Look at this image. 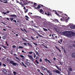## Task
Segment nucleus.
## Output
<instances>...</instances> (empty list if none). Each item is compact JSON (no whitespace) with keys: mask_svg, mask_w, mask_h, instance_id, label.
I'll return each mask as SVG.
<instances>
[{"mask_svg":"<svg viewBox=\"0 0 75 75\" xmlns=\"http://www.w3.org/2000/svg\"><path fill=\"white\" fill-rule=\"evenodd\" d=\"M44 47H45V48H47V47L46 46H45V45H44Z\"/></svg>","mask_w":75,"mask_h":75,"instance_id":"864d4df0","label":"nucleus"},{"mask_svg":"<svg viewBox=\"0 0 75 75\" xmlns=\"http://www.w3.org/2000/svg\"><path fill=\"white\" fill-rule=\"evenodd\" d=\"M53 59H54V61H55L56 60V59L55 57H54Z\"/></svg>","mask_w":75,"mask_h":75,"instance_id":"e2e57ef3","label":"nucleus"},{"mask_svg":"<svg viewBox=\"0 0 75 75\" xmlns=\"http://www.w3.org/2000/svg\"><path fill=\"white\" fill-rule=\"evenodd\" d=\"M69 70L70 71H72V69L71 68H69Z\"/></svg>","mask_w":75,"mask_h":75,"instance_id":"bb28decb","label":"nucleus"},{"mask_svg":"<svg viewBox=\"0 0 75 75\" xmlns=\"http://www.w3.org/2000/svg\"><path fill=\"white\" fill-rule=\"evenodd\" d=\"M28 3L30 4V1H28L27 0H26L25 1V3L24 5H27V4H28Z\"/></svg>","mask_w":75,"mask_h":75,"instance_id":"6e6552de","label":"nucleus"},{"mask_svg":"<svg viewBox=\"0 0 75 75\" xmlns=\"http://www.w3.org/2000/svg\"><path fill=\"white\" fill-rule=\"evenodd\" d=\"M35 51L36 52V55H37V56H40V54H39V53H38V52L36 51V50H35Z\"/></svg>","mask_w":75,"mask_h":75,"instance_id":"f3484780","label":"nucleus"},{"mask_svg":"<svg viewBox=\"0 0 75 75\" xmlns=\"http://www.w3.org/2000/svg\"><path fill=\"white\" fill-rule=\"evenodd\" d=\"M16 46L15 45H13L12 46V47H13V48H16Z\"/></svg>","mask_w":75,"mask_h":75,"instance_id":"4c0bfd02","label":"nucleus"},{"mask_svg":"<svg viewBox=\"0 0 75 75\" xmlns=\"http://www.w3.org/2000/svg\"><path fill=\"white\" fill-rule=\"evenodd\" d=\"M3 3H7V1H4V2H3Z\"/></svg>","mask_w":75,"mask_h":75,"instance_id":"09e8293b","label":"nucleus"},{"mask_svg":"<svg viewBox=\"0 0 75 75\" xmlns=\"http://www.w3.org/2000/svg\"><path fill=\"white\" fill-rule=\"evenodd\" d=\"M31 38H32V39H33V40H35V39H34V38H33V37H31Z\"/></svg>","mask_w":75,"mask_h":75,"instance_id":"13d9d810","label":"nucleus"},{"mask_svg":"<svg viewBox=\"0 0 75 75\" xmlns=\"http://www.w3.org/2000/svg\"><path fill=\"white\" fill-rule=\"evenodd\" d=\"M43 29L45 31H48L47 29H46L45 28H43Z\"/></svg>","mask_w":75,"mask_h":75,"instance_id":"393cba45","label":"nucleus"},{"mask_svg":"<svg viewBox=\"0 0 75 75\" xmlns=\"http://www.w3.org/2000/svg\"><path fill=\"white\" fill-rule=\"evenodd\" d=\"M21 57H24V56H23V55H21Z\"/></svg>","mask_w":75,"mask_h":75,"instance_id":"052dcab7","label":"nucleus"},{"mask_svg":"<svg viewBox=\"0 0 75 75\" xmlns=\"http://www.w3.org/2000/svg\"><path fill=\"white\" fill-rule=\"evenodd\" d=\"M15 57L16 59H18V60L19 59V58H18V57H16V56H15Z\"/></svg>","mask_w":75,"mask_h":75,"instance_id":"72a5a7b5","label":"nucleus"},{"mask_svg":"<svg viewBox=\"0 0 75 75\" xmlns=\"http://www.w3.org/2000/svg\"><path fill=\"white\" fill-rule=\"evenodd\" d=\"M55 48H57V50H58V51H60V52H61V50H59V48H58V47H57V46H55Z\"/></svg>","mask_w":75,"mask_h":75,"instance_id":"4be33fe9","label":"nucleus"},{"mask_svg":"<svg viewBox=\"0 0 75 75\" xmlns=\"http://www.w3.org/2000/svg\"><path fill=\"white\" fill-rule=\"evenodd\" d=\"M4 13V14H7V13L6 12H3Z\"/></svg>","mask_w":75,"mask_h":75,"instance_id":"6e6d98bb","label":"nucleus"},{"mask_svg":"<svg viewBox=\"0 0 75 75\" xmlns=\"http://www.w3.org/2000/svg\"><path fill=\"white\" fill-rule=\"evenodd\" d=\"M23 66H24V67H25V68H26V67H27V66L25 65V64H24V65H23Z\"/></svg>","mask_w":75,"mask_h":75,"instance_id":"338daca9","label":"nucleus"},{"mask_svg":"<svg viewBox=\"0 0 75 75\" xmlns=\"http://www.w3.org/2000/svg\"><path fill=\"white\" fill-rule=\"evenodd\" d=\"M10 16L11 17H14V18H17V15H10Z\"/></svg>","mask_w":75,"mask_h":75,"instance_id":"423d86ee","label":"nucleus"},{"mask_svg":"<svg viewBox=\"0 0 75 75\" xmlns=\"http://www.w3.org/2000/svg\"><path fill=\"white\" fill-rule=\"evenodd\" d=\"M24 45H27V43H24Z\"/></svg>","mask_w":75,"mask_h":75,"instance_id":"79ce46f5","label":"nucleus"},{"mask_svg":"<svg viewBox=\"0 0 75 75\" xmlns=\"http://www.w3.org/2000/svg\"><path fill=\"white\" fill-rule=\"evenodd\" d=\"M39 12L41 13V14H44V11H43V10L41 9L39 11Z\"/></svg>","mask_w":75,"mask_h":75,"instance_id":"39448f33","label":"nucleus"},{"mask_svg":"<svg viewBox=\"0 0 75 75\" xmlns=\"http://www.w3.org/2000/svg\"><path fill=\"white\" fill-rule=\"evenodd\" d=\"M61 48H62V50H64V47H62H62H61Z\"/></svg>","mask_w":75,"mask_h":75,"instance_id":"4d7b16f0","label":"nucleus"},{"mask_svg":"<svg viewBox=\"0 0 75 75\" xmlns=\"http://www.w3.org/2000/svg\"><path fill=\"white\" fill-rule=\"evenodd\" d=\"M40 62H42V59H41V58L40 59Z\"/></svg>","mask_w":75,"mask_h":75,"instance_id":"49530a36","label":"nucleus"},{"mask_svg":"<svg viewBox=\"0 0 75 75\" xmlns=\"http://www.w3.org/2000/svg\"><path fill=\"white\" fill-rule=\"evenodd\" d=\"M3 66H4V67H6V65L5 64H3Z\"/></svg>","mask_w":75,"mask_h":75,"instance_id":"2f4dec72","label":"nucleus"},{"mask_svg":"<svg viewBox=\"0 0 75 75\" xmlns=\"http://www.w3.org/2000/svg\"><path fill=\"white\" fill-rule=\"evenodd\" d=\"M29 54H33V52H29Z\"/></svg>","mask_w":75,"mask_h":75,"instance_id":"473e14b6","label":"nucleus"},{"mask_svg":"<svg viewBox=\"0 0 75 75\" xmlns=\"http://www.w3.org/2000/svg\"><path fill=\"white\" fill-rule=\"evenodd\" d=\"M41 68L42 70L43 71H45V68L44 67H43V66H41Z\"/></svg>","mask_w":75,"mask_h":75,"instance_id":"9b49d317","label":"nucleus"},{"mask_svg":"<svg viewBox=\"0 0 75 75\" xmlns=\"http://www.w3.org/2000/svg\"><path fill=\"white\" fill-rule=\"evenodd\" d=\"M64 52L65 53H66V51H65V50L64 49Z\"/></svg>","mask_w":75,"mask_h":75,"instance_id":"bf43d9fd","label":"nucleus"},{"mask_svg":"<svg viewBox=\"0 0 75 75\" xmlns=\"http://www.w3.org/2000/svg\"><path fill=\"white\" fill-rule=\"evenodd\" d=\"M36 59H39V57H38V56H37L36 58Z\"/></svg>","mask_w":75,"mask_h":75,"instance_id":"f704fd0d","label":"nucleus"},{"mask_svg":"<svg viewBox=\"0 0 75 75\" xmlns=\"http://www.w3.org/2000/svg\"><path fill=\"white\" fill-rule=\"evenodd\" d=\"M59 63H60V65H62V62H60Z\"/></svg>","mask_w":75,"mask_h":75,"instance_id":"a18cd8bd","label":"nucleus"},{"mask_svg":"<svg viewBox=\"0 0 75 75\" xmlns=\"http://www.w3.org/2000/svg\"><path fill=\"white\" fill-rule=\"evenodd\" d=\"M71 57L75 58V53H73L71 54Z\"/></svg>","mask_w":75,"mask_h":75,"instance_id":"ddd939ff","label":"nucleus"},{"mask_svg":"<svg viewBox=\"0 0 75 75\" xmlns=\"http://www.w3.org/2000/svg\"><path fill=\"white\" fill-rule=\"evenodd\" d=\"M70 32H71L70 31L69 32L68 31H66L64 32L63 33L64 34H65V35H67V36H68V37H71L72 35V33H71Z\"/></svg>","mask_w":75,"mask_h":75,"instance_id":"f257e3e1","label":"nucleus"},{"mask_svg":"<svg viewBox=\"0 0 75 75\" xmlns=\"http://www.w3.org/2000/svg\"><path fill=\"white\" fill-rule=\"evenodd\" d=\"M47 12H45V14H46V15H47V16H50V13H49V12H47Z\"/></svg>","mask_w":75,"mask_h":75,"instance_id":"aec40b11","label":"nucleus"},{"mask_svg":"<svg viewBox=\"0 0 75 75\" xmlns=\"http://www.w3.org/2000/svg\"><path fill=\"white\" fill-rule=\"evenodd\" d=\"M1 64H2V63L0 62V66H1Z\"/></svg>","mask_w":75,"mask_h":75,"instance_id":"69168bd1","label":"nucleus"},{"mask_svg":"<svg viewBox=\"0 0 75 75\" xmlns=\"http://www.w3.org/2000/svg\"><path fill=\"white\" fill-rule=\"evenodd\" d=\"M37 71H38V72H40V69H37Z\"/></svg>","mask_w":75,"mask_h":75,"instance_id":"e433bc0d","label":"nucleus"},{"mask_svg":"<svg viewBox=\"0 0 75 75\" xmlns=\"http://www.w3.org/2000/svg\"><path fill=\"white\" fill-rule=\"evenodd\" d=\"M38 35H39V37H42V35H40V34H38Z\"/></svg>","mask_w":75,"mask_h":75,"instance_id":"c756f323","label":"nucleus"},{"mask_svg":"<svg viewBox=\"0 0 75 75\" xmlns=\"http://www.w3.org/2000/svg\"><path fill=\"white\" fill-rule=\"evenodd\" d=\"M30 13H30V12L28 13V15H29V16H30V14H31Z\"/></svg>","mask_w":75,"mask_h":75,"instance_id":"5fc2aeb1","label":"nucleus"},{"mask_svg":"<svg viewBox=\"0 0 75 75\" xmlns=\"http://www.w3.org/2000/svg\"><path fill=\"white\" fill-rule=\"evenodd\" d=\"M25 17H26V18H28V16H25Z\"/></svg>","mask_w":75,"mask_h":75,"instance_id":"8fccbe9b","label":"nucleus"},{"mask_svg":"<svg viewBox=\"0 0 75 75\" xmlns=\"http://www.w3.org/2000/svg\"><path fill=\"white\" fill-rule=\"evenodd\" d=\"M13 22H14V23H16V22H17V21H16V20H13Z\"/></svg>","mask_w":75,"mask_h":75,"instance_id":"58836bf2","label":"nucleus"},{"mask_svg":"<svg viewBox=\"0 0 75 75\" xmlns=\"http://www.w3.org/2000/svg\"><path fill=\"white\" fill-rule=\"evenodd\" d=\"M22 40H23V41H26V42H27V40H25V39L24 38H23Z\"/></svg>","mask_w":75,"mask_h":75,"instance_id":"a878e982","label":"nucleus"},{"mask_svg":"<svg viewBox=\"0 0 75 75\" xmlns=\"http://www.w3.org/2000/svg\"><path fill=\"white\" fill-rule=\"evenodd\" d=\"M23 9L24 10H25L24 12H25V13H27V12H28V9H26L25 7H24Z\"/></svg>","mask_w":75,"mask_h":75,"instance_id":"0eeeda50","label":"nucleus"},{"mask_svg":"<svg viewBox=\"0 0 75 75\" xmlns=\"http://www.w3.org/2000/svg\"><path fill=\"white\" fill-rule=\"evenodd\" d=\"M22 64H23V66L24 65V63L23 62H22Z\"/></svg>","mask_w":75,"mask_h":75,"instance_id":"0e129e2a","label":"nucleus"},{"mask_svg":"<svg viewBox=\"0 0 75 75\" xmlns=\"http://www.w3.org/2000/svg\"><path fill=\"white\" fill-rule=\"evenodd\" d=\"M70 27L71 29H74L75 28V25H71Z\"/></svg>","mask_w":75,"mask_h":75,"instance_id":"1a4fd4ad","label":"nucleus"},{"mask_svg":"<svg viewBox=\"0 0 75 75\" xmlns=\"http://www.w3.org/2000/svg\"><path fill=\"white\" fill-rule=\"evenodd\" d=\"M60 42H62V40H60Z\"/></svg>","mask_w":75,"mask_h":75,"instance_id":"774afa93","label":"nucleus"},{"mask_svg":"<svg viewBox=\"0 0 75 75\" xmlns=\"http://www.w3.org/2000/svg\"><path fill=\"white\" fill-rule=\"evenodd\" d=\"M44 60H45V61H46V62H49V63H50V64L51 63V62H50V61L49 60H48L47 59H45Z\"/></svg>","mask_w":75,"mask_h":75,"instance_id":"9d476101","label":"nucleus"},{"mask_svg":"<svg viewBox=\"0 0 75 75\" xmlns=\"http://www.w3.org/2000/svg\"><path fill=\"white\" fill-rule=\"evenodd\" d=\"M25 62L26 64H27L28 65H30V63L26 61Z\"/></svg>","mask_w":75,"mask_h":75,"instance_id":"dca6fc26","label":"nucleus"},{"mask_svg":"<svg viewBox=\"0 0 75 75\" xmlns=\"http://www.w3.org/2000/svg\"><path fill=\"white\" fill-rule=\"evenodd\" d=\"M10 19L11 21H13L14 20V18H10Z\"/></svg>","mask_w":75,"mask_h":75,"instance_id":"c85d7f7f","label":"nucleus"},{"mask_svg":"<svg viewBox=\"0 0 75 75\" xmlns=\"http://www.w3.org/2000/svg\"><path fill=\"white\" fill-rule=\"evenodd\" d=\"M35 61L37 64H39V62H38V61L37 60H36Z\"/></svg>","mask_w":75,"mask_h":75,"instance_id":"c9c22d12","label":"nucleus"},{"mask_svg":"<svg viewBox=\"0 0 75 75\" xmlns=\"http://www.w3.org/2000/svg\"><path fill=\"white\" fill-rule=\"evenodd\" d=\"M47 72H48V73H49V74H50V71H49L48 70L47 71Z\"/></svg>","mask_w":75,"mask_h":75,"instance_id":"3c124183","label":"nucleus"},{"mask_svg":"<svg viewBox=\"0 0 75 75\" xmlns=\"http://www.w3.org/2000/svg\"><path fill=\"white\" fill-rule=\"evenodd\" d=\"M2 47H4V49H5V50H6V48H7V47H6V46H4V45H2Z\"/></svg>","mask_w":75,"mask_h":75,"instance_id":"5701e85b","label":"nucleus"},{"mask_svg":"<svg viewBox=\"0 0 75 75\" xmlns=\"http://www.w3.org/2000/svg\"><path fill=\"white\" fill-rule=\"evenodd\" d=\"M71 34H72V35L73 36H75V33L73 32H71Z\"/></svg>","mask_w":75,"mask_h":75,"instance_id":"2eb2a0df","label":"nucleus"},{"mask_svg":"<svg viewBox=\"0 0 75 75\" xmlns=\"http://www.w3.org/2000/svg\"><path fill=\"white\" fill-rule=\"evenodd\" d=\"M40 7H41V6H40V5H38V6L37 7V8L38 9V8H40Z\"/></svg>","mask_w":75,"mask_h":75,"instance_id":"b1692460","label":"nucleus"},{"mask_svg":"<svg viewBox=\"0 0 75 75\" xmlns=\"http://www.w3.org/2000/svg\"><path fill=\"white\" fill-rule=\"evenodd\" d=\"M47 72H48V73H49V74H50V71H49L48 70L47 71Z\"/></svg>","mask_w":75,"mask_h":75,"instance_id":"603ef678","label":"nucleus"},{"mask_svg":"<svg viewBox=\"0 0 75 75\" xmlns=\"http://www.w3.org/2000/svg\"><path fill=\"white\" fill-rule=\"evenodd\" d=\"M56 73H57V74H60V71H59L58 70H56Z\"/></svg>","mask_w":75,"mask_h":75,"instance_id":"6ab92c4d","label":"nucleus"},{"mask_svg":"<svg viewBox=\"0 0 75 75\" xmlns=\"http://www.w3.org/2000/svg\"><path fill=\"white\" fill-rule=\"evenodd\" d=\"M28 45L29 46H30L31 47H32V45L29 43H28Z\"/></svg>","mask_w":75,"mask_h":75,"instance_id":"412c9836","label":"nucleus"},{"mask_svg":"<svg viewBox=\"0 0 75 75\" xmlns=\"http://www.w3.org/2000/svg\"><path fill=\"white\" fill-rule=\"evenodd\" d=\"M2 38L4 40H5V39H6V37H5V36H3V37H2Z\"/></svg>","mask_w":75,"mask_h":75,"instance_id":"cd10ccee","label":"nucleus"},{"mask_svg":"<svg viewBox=\"0 0 75 75\" xmlns=\"http://www.w3.org/2000/svg\"><path fill=\"white\" fill-rule=\"evenodd\" d=\"M3 73H4V74H6V73L7 72V71L5 69H4L3 70Z\"/></svg>","mask_w":75,"mask_h":75,"instance_id":"f8f14e48","label":"nucleus"},{"mask_svg":"<svg viewBox=\"0 0 75 75\" xmlns=\"http://www.w3.org/2000/svg\"><path fill=\"white\" fill-rule=\"evenodd\" d=\"M19 48H23V46H19Z\"/></svg>","mask_w":75,"mask_h":75,"instance_id":"7c9ffc66","label":"nucleus"},{"mask_svg":"<svg viewBox=\"0 0 75 75\" xmlns=\"http://www.w3.org/2000/svg\"><path fill=\"white\" fill-rule=\"evenodd\" d=\"M28 57H29V58L33 61V62H34V58H33V57L31 55H28Z\"/></svg>","mask_w":75,"mask_h":75,"instance_id":"7ed1b4c3","label":"nucleus"},{"mask_svg":"<svg viewBox=\"0 0 75 75\" xmlns=\"http://www.w3.org/2000/svg\"><path fill=\"white\" fill-rule=\"evenodd\" d=\"M34 4L33 5L34 7H37V6H38V5L37 4L35 3V2H34Z\"/></svg>","mask_w":75,"mask_h":75,"instance_id":"a211bd4d","label":"nucleus"},{"mask_svg":"<svg viewBox=\"0 0 75 75\" xmlns=\"http://www.w3.org/2000/svg\"><path fill=\"white\" fill-rule=\"evenodd\" d=\"M40 74H41V75H44V74H43L42 73H41V72H40Z\"/></svg>","mask_w":75,"mask_h":75,"instance_id":"de8ad7c7","label":"nucleus"},{"mask_svg":"<svg viewBox=\"0 0 75 75\" xmlns=\"http://www.w3.org/2000/svg\"><path fill=\"white\" fill-rule=\"evenodd\" d=\"M10 62L11 64H13V63H14V61H11Z\"/></svg>","mask_w":75,"mask_h":75,"instance_id":"ea45409f","label":"nucleus"},{"mask_svg":"<svg viewBox=\"0 0 75 75\" xmlns=\"http://www.w3.org/2000/svg\"><path fill=\"white\" fill-rule=\"evenodd\" d=\"M13 74H16V73L15 71H14L13 72Z\"/></svg>","mask_w":75,"mask_h":75,"instance_id":"680f3d73","label":"nucleus"},{"mask_svg":"<svg viewBox=\"0 0 75 75\" xmlns=\"http://www.w3.org/2000/svg\"><path fill=\"white\" fill-rule=\"evenodd\" d=\"M62 12L60 11H58V12H55V13L57 16H61V15H62Z\"/></svg>","mask_w":75,"mask_h":75,"instance_id":"f03ea898","label":"nucleus"},{"mask_svg":"<svg viewBox=\"0 0 75 75\" xmlns=\"http://www.w3.org/2000/svg\"><path fill=\"white\" fill-rule=\"evenodd\" d=\"M23 30H24V31H25V32H26V33H27V31H26V30H25V29H24Z\"/></svg>","mask_w":75,"mask_h":75,"instance_id":"c03bdc74","label":"nucleus"},{"mask_svg":"<svg viewBox=\"0 0 75 75\" xmlns=\"http://www.w3.org/2000/svg\"><path fill=\"white\" fill-rule=\"evenodd\" d=\"M17 64V63L13 62L12 64V65H17V66H18V64Z\"/></svg>","mask_w":75,"mask_h":75,"instance_id":"4468645a","label":"nucleus"},{"mask_svg":"<svg viewBox=\"0 0 75 75\" xmlns=\"http://www.w3.org/2000/svg\"><path fill=\"white\" fill-rule=\"evenodd\" d=\"M57 69H58V70H59V71H61V69L59 67H58Z\"/></svg>","mask_w":75,"mask_h":75,"instance_id":"a19ab883","label":"nucleus"},{"mask_svg":"<svg viewBox=\"0 0 75 75\" xmlns=\"http://www.w3.org/2000/svg\"><path fill=\"white\" fill-rule=\"evenodd\" d=\"M33 44H35V45L36 46L37 45V43H35L34 42Z\"/></svg>","mask_w":75,"mask_h":75,"instance_id":"37998d69","label":"nucleus"},{"mask_svg":"<svg viewBox=\"0 0 75 75\" xmlns=\"http://www.w3.org/2000/svg\"><path fill=\"white\" fill-rule=\"evenodd\" d=\"M26 1V0H22V1L23 3H23H22L21 1H20V3H21V4H22V5H24V4H25Z\"/></svg>","mask_w":75,"mask_h":75,"instance_id":"20e7f679","label":"nucleus"}]
</instances>
